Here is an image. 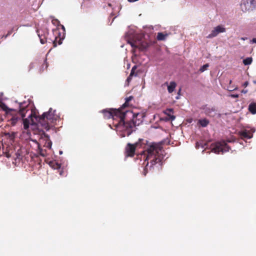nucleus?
<instances>
[{
	"label": "nucleus",
	"mask_w": 256,
	"mask_h": 256,
	"mask_svg": "<svg viewBox=\"0 0 256 256\" xmlns=\"http://www.w3.org/2000/svg\"><path fill=\"white\" fill-rule=\"evenodd\" d=\"M106 118H112L114 120L118 119V122L116 124V126H122L127 132L128 136L132 132V128L138 125L135 120L138 116L142 118V114L139 113L134 114L131 110L122 111L118 109H105L102 110Z\"/></svg>",
	"instance_id": "1"
},
{
	"label": "nucleus",
	"mask_w": 256,
	"mask_h": 256,
	"mask_svg": "<svg viewBox=\"0 0 256 256\" xmlns=\"http://www.w3.org/2000/svg\"><path fill=\"white\" fill-rule=\"evenodd\" d=\"M162 152V146L160 144L152 143L148 144L144 152V158L146 156L144 160H150V167L157 164L161 166L164 158Z\"/></svg>",
	"instance_id": "2"
},
{
	"label": "nucleus",
	"mask_w": 256,
	"mask_h": 256,
	"mask_svg": "<svg viewBox=\"0 0 256 256\" xmlns=\"http://www.w3.org/2000/svg\"><path fill=\"white\" fill-rule=\"evenodd\" d=\"M34 116L40 122L42 126L46 130H48L51 127L54 126L56 122L60 119V116L56 113V110L50 108L48 112H44L42 115L37 117L35 114L31 112L28 118Z\"/></svg>",
	"instance_id": "3"
},
{
	"label": "nucleus",
	"mask_w": 256,
	"mask_h": 256,
	"mask_svg": "<svg viewBox=\"0 0 256 256\" xmlns=\"http://www.w3.org/2000/svg\"><path fill=\"white\" fill-rule=\"evenodd\" d=\"M212 151L216 154H220L222 152V154L228 152L230 148L227 144L223 141L220 142H217L211 145Z\"/></svg>",
	"instance_id": "4"
},
{
	"label": "nucleus",
	"mask_w": 256,
	"mask_h": 256,
	"mask_svg": "<svg viewBox=\"0 0 256 256\" xmlns=\"http://www.w3.org/2000/svg\"><path fill=\"white\" fill-rule=\"evenodd\" d=\"M142 140L140 139L138 142L134 144L128 143L126 144L124 150L126 157H133L134 156L136 148H140L142 146Z\"/></svg>",
	"instance_id": "5"
},
{
	"label": "nucleus",
	"mask_w": 256,
	"mask_h": 256,
	"mask_svg": "<svg viewBox=\"0 0 256 256\" xmlns=\"http://www.w3.org/2000/svg\"><path fill=\"white\" fill-rule=\"evenodd\" d=\"M27 112V106H23L22 103H20L19 106L18 114L22 118L24 128L25 130L28 128L30 125V121L28 119L24 118Z\"/></svg>",
	"instance_id": "6"
},
{
	"label": "nucleus",
	"mask_w": 256,
	"mask_h": 256,
	"mask_svg": "<svg viewBox=\"0 0 256 256\" xmlns=\"http://www.w3.org/2000/svg\"><path fill=\"white\" fill-rule=\"evenodd\" d=\"M241 8L243 12L252 10L256 7L255 0H244L241 3Z\"/></svg>",
	"instance_id": "7"
},
{
	"label": "nucleus",
	"mask_w": 256,
	"mask_h": 256,
	"mask_svg": "<svg viewBox=\"0 0 256 256\" xmlns=\"http://www.w3.org/2000/svg\"><path fill=\"white\" fill-rule=\"evenodd\" d=\"M6 156L7 158H9L10 157H12L16 161L20 160L22 158V150L20 148H18V149L14 152L12 150H9L8 152L6 153Z\"/></svg>",
	"instance_id": "8"
},
{
	"label": "nucleus",
	"mask_w": 256,
	"mask_h": 256,
	"mask_svg": "<svg viewBox=\"0 0 256 256\" xmlns=\"http://www.w3.org/2000/svg\"><path fill=\"white\" fill-rule=\"evenodd\" d=\"M128 43L130 44L132 47L134 48H138L140 50H144L148 46L147 42L143 40H138L134 42H128Z\"/></svg>",
	"instance_id": "9"
},
{
	"label": "nucleus",
	"mask_w": 256,
	"mask_h": 256,
	"mask_svg": "<svg viewBox=\"0 0 256 256\" xmlns=\"http://www.w3.org/2000/svg\"><path fill=\"white\" fill-rule=\"evenodd\" d=\"M40 142L43 144L44 147L50 148L52 145V142L50 140V136L45 132H43L40 139Z\"/></svg>",
	"instance_id": "10"
},
{
	"label": "nucleus",
	"mask_w": 256,
	"mask_h": 256,
	"mask_svg": "<svg viewBox=\"0 0 256 256\" xmlns=\"http://www.w3.org/2000/svg\"><path fill=\"white\" fill-rule=\"evenodd\" d=\"M54 32L56 36V38L53 42V45L54 47H56L58 44L60 45L62 44V41L64 39V34H62L58 30H54Z\"/></svg>",
	"instance_id": "11"
},
{
	"label": "nucleus",
	"mask_w": 256,
	"mask_h": 256,
	"mask_svg": "<svg viewBox=\"0 0 256 256\" xmlns=\"http://www.w3.org/2000/svg\"><path fill=\"white\" fill-rule=\"evenodd\" d=\"M226 29L221 26H218L216 27L212 32L207 36V38H211L216 36L218 34L225 32Z\"/></svg>",
	"instance_id": "12"
},
{
	"label": "nucleus",
	"mask_w": 256,
	"mask_h": 256,
	"mask_svg": "<svg viewBox=\"0 0 256 256\" xmlns=\"http://www.w3.org/2000/svg\"><path fill=\"white\" fill-rule=\"evenodd\" d=\"M37 33L40 39L41 44H45L46 42L47 36L48 34V30H37Z\"/></svg>",
	"instance_id": "13"
},
{
	"label": "nucleus",
	"mask_w": 256,
	"mask_h": 256,
	"mask_svg": "<svg viewBox=\"0 0 256 256\" xmlns=\"http://www.w3.org/2000/svg\"><path fill=\"white\" fill-rule=\"evenodd\" d=\"M203 110L204 114L210 116L214 117L216 114V110L214 107L204 106L203 108Z\"/></svg>",
	"instance_id": "14"
},
{
	"label": "nucleus",
	"mask_w": 256,
	"mask_h": 256,
	"mask_svg": "<svg viewBox=\"0 0 256 256\" xmlns=\"http://www.w3.org/2000/svg\"><path fill=\"white\" fill-rule=\"evenodd\" d=\"M239 134L242 139H250L252 136V133L250 130H246L240 132Z\"/></svg>",
	"instance_id": "15"
},
{
	"label": "nucleus",
	"mask_w": 256,
	"mask_h": 256,
	"mask_svg": "<svg viewBox=\"0 0 256 256\" xmlns=\"http://www.w3.org/2000/svg\"><path fill=\"white\" fill-rule=\"evenodd\" d=\"M21 116L18 114V112L16 115L12 116L10 120V122L12 126H14L18 120H21Z\"/></svg>",
	"instance_id": "16"
},
{
	"label": "nucleus",
	"mask_w": 256,
	"mask_h": 256,
	"mask_svg": "<svg viewBox=\"0 0 256 256\" xmlns=\"http://www.w3.org/2000/svg\"><path fill=\"white\" fill-rule=\"evenodd\" d=\"M248 110L252 114H256V101L252 102L250 104L248 108Z\"/></svg>",
	"instance_id": "17"
},
{
	"label": "nucleus",
	"mask_w": 256,
	"mask_h": 256,
	"mask_svg": "<svg viewBox=\"0 0 256 256\" xmlns=\"http://www.w3.org/2000/svg\"><path fill=\"white\" fill-rule=\"evenodd\" d=\"M133 98L134 97L132 96H130L126 98L124 104H123L122 106L120 108V109L122 110V111H126V110H124V108L129 106V102L132 100Z\"/></svg>",
	"instance_id": "18"
},
{
	"label": "nucleus",
	"mask_w": 256,
	"mask_h": 256,
	"mask_svg": "<svg viewBox=\"0 0 256 256\" xmlns=\"http://www.w3.org/2000/svg\"><path fill=\"white\" fill-rule=\"evenodd\" d=\"M176 86V83L174 82H171L170 84L168 86V90L169 93L172 92Z\"/></svg>",
	"instance_id": "19"
},
{
	"label": "nucleus",
	"mask_w": 256,
	"mask_h": 256,
	"mask_svg": "<svg viewBox=\"0 0 256 256\" xmlns=\"http://www.w3.org/2000/svg\"><path fill=\"white\" fill-rule=\"evenodd\" d=\"M198 123L200 124L202 126L206 127L209 124V121L206 118H204L200 120Z\"/></svg>",
	"instance_id": "20"
},
{
	"label": "nucleus",
	"mask_w": 256,
	"mask_h": 256,
	"mask_svg": "<svg viewBox=\"0 0 256 256\" xmlns=\"http://www.w3.org/2000/svg\"><path fill=\"white\" fill-rule=\"evenodd\" d=\"M167 36V34H164L162 32H158L156 38L158 40H164Z\"/></svg>",
	"instance_id": "21"
},
{
	"label": "nucleus",
	"mask_w": 256,
	"mask_h": 256,
	"mask_svg": "<svg viewBox=\"0 0 256 256\" xmlns=\"http://www.w3.org/2000/svg\"><path fill=\"white\" fill-rule=\"evenodd\" d=\"M38 154L44 157L46 156V151L45 150H43L40 146L38 144Z\"/></svg>",
	"instance_id": "22"
},
{
	"label": "nucleus",
	"mask_w": 256,
	"mask_h": 256,
	"mask_svg": "<svg viewBox=\"0 0 256 256\" xmlns=\"http://www.w3.org/2000/svg\"><path fill=\"white\" fill-rule=\"evenodd\" d=\"M252 62V58L251 57L247 58L243 60V63L245 66L250 64Z\"/></svg>",
	"instance_id": "23"
},
{
	"label": "nucleus",
	"mask_w": 256,
	"mask_h": 256,
	"mask_svg": "<svg viewBox=\"0 0 256 256\" xmlns=\"http://www.w3.org/2000/svg\"><path fill=\"white\" fill-rule=\"evenodd\" d=\"M2 108L6 112V114H11L12 112L14 111V110L8 108L5 104H4Z\"/></svg>",
	"instance_id": "24"
},
{
	"label": "nucleus",
	"mask_w": 256,
	"mask_h": 256,
	"mask_svg": "<svg viewBox=\"0 0 256 256\" xmlns=\"http://www.w3.org/2000/svg\"><path fill=\"white\" fill-rule=\"evenodd\" d=\"M208 66H209L208 64H204L200 68V70L201 72H204V70H206L207 69V68L208 67Z\"/></svg>",
	"instance_id": "25"
},
{
	"label": "nucleus",
	"mask_w": 256,
	"mask_h": 256,
	"mask_svg": "<svg viewBox=\"0 0 256 256\" xmlns=\"http://www.w3.org/2000/svg\"><path fill=\"white\" fill-rule=\"evenodd\" d=\"M136 68V66H133L131 70V72H130V76H133L134 75V73H135V70ZM136 74H135V76H136Z\"/></svg>",
	"instance_id": "26"
},
{
	"label": "nucleus",
	"mask_w": 256,
	"mask_h": 256,
	"mask_svg": "<svg viewBox=\"0 0 256 256\" xmlns=\"http://www.w3.org/2000/svg\"><path fill=\"white\" fill-rule=\"evenodd\" d=\"M48 66V64H47V62H46V60H44V62L42 64V70H44L45 69H46Z\"/></svg>",
	"instance_id": "27"
},
{
	"label": "nucleus",
	"mask_w": 256,
	"mask_h": 256,
	"mask_svg": "<svg viewBox=\"0 0 256 256\" xmlns=\"http://www.w3.org/2000/svg\"><path fill=\"white\" fill-rule=\"evenodd\" d=\"M200 147L204 148L202 144L199 142H196V149H198Z\"/></svg>",
	"instance_id": "28"
},
{
	"label": "nucleus",
	"mask_w": 256,
	"mask_h": 256,
	"mask_svg": "<svg viewBox=\"0 0 256 256\" xmlns=\"http://www.w3.org/2000/svg\"><path fill=\"white\" fill-rule=\"evenodd\" d=\"M230 96L232 98H238L239 97V95L238 94H231L230 95Z\"/></svg>",
	"instance_id": "29"
},
{
	"label": "nucleus",
	"mask_w": 256,
	"mask_h": 256,
	"mask_svg": "<svg viewBox=\"0 0 256 256\" xmlns=\"http://www.w3.org/2000/svg\"><path fill=\"white\" fill-rule=\"evenodd\" d=\"M54 168L55 169H60V164L58 163L56 164L55 166H54Z\"/></svg>",
	"instance_id": "30"
},
{
	"label": "nucleus",
	"mask_w": 256,
	"mask_h": 256,
	"mask_svg": "<svg viewBox=\"0 0 256 256\" xmlns=\"http://www.w3.org/2000/svg\"><path fill=\"white\" fill-rule=\"evenodd\" d=\"M14 30V28H12L10 30H9L6 35V37H7L8 36L11 34Z\"/></svg>",
	"instance_id": "31"
},
{
	"label": "nucleus",
	"mask_w": 256,
	"mask_h": 256,
	"mask_svg": "<svg viewBox=\"0 0 256 256\" xmlns=\"http://www.w3.org/2000/svg\"><path fill=\"white\" fill-rule=\"evenodd\" d=\"M248 81H246L243 84V86L246 88L248 86Z\"/></svg>",
	"instance_id": "32"
},
{
	"label": "nucleus",
	"mask_w": 256,
	"mask_h": 256,
	"mask_svg": "<svg viewBox=\"0 0 256 256\" xmlns=\"http://www.w3.org/2000/svg\"><path fill=\"white\" fill-rule=\"evenodd\" d=\"M147 168H145L144 170V172H143V174L145 176H146V173H147V170H146Z\"/></svg>",
	"instance_id": "33"
},
{
	"label": "nucleus",
	"mask_w": 256,
	"mask_h": 256,
	"mask_svg": "<svg viewBox=\"0 0 256 256\" xmlns=\"http://www.w3.org/2000/svg\"><path fill=\"white\" fill-rule=\"evenodd\" d=\"M132 76H130L129 75V76H128V78H127V80H126L129 82L131 80H132Z\"/></svg>",
	"instance_id": "34"
},
{
	"label": "nucleus",
	"mask_w": 256,
	"mask_h": 256,
	"mask_svg": "<svg viewBox=\"0 0 256 256\" xmlns=\"http://www.w3.org/2000/svg\"><path fill=\"white\" fill-rule=\"evenodd\" d=\"M168 116H170V119L171 120H174V118H175V116H170V115H168Z\"/></svg>",
	"instance_id": "35"
},
{
	"label": "nucleus",
	"mask_w": 256,
	"mask_h": 256,
	"mask_svg": "<svg viewBox=\"0 0 256 256\" xmlns=\"http://www.w3.org/2000/svg\"><path fill=\"white\" fill-rule=\"evenodd\" d=\"M56 22H59L57 20H52V22L54 24L56 23Z\"/></svg>",
	"instance_id": "36"
},
{
	"label": "nucleus",
	"mask_w": 256,
	"mask_h": 256,
	"mask_svg": "<svg viewBox=\"0 0 256 256\" xmlns=\"http://www.w3.org/2000/svg\"><path fill=\"white\" fill-rule=\"evenodd\" d=\"M128 0L129 2H134L138 1V0Z\"/></svg>",
	"instance_id": "37"
},
{
	"label": "nucleus",
	"mask_w": 256,
	"mask_h": 256,
	"mask_svg": "<svg viewBox=\"0 0 256 256\" xmlns=\"http://www.w3.org/2000/svg\"><path fill=\"white\" fill-rule=\"evenodd\" d=\"M252 42H254V43H256V38H254L252 40Z\"/></svg>",
	"instance_id": "38"
},
{
	"label": "nucleus",
	"mask_w": 256,
	"mask_h": 256,
	"mask_svg": "<svg viewBox=\"0 0 256 256\" xmlns=\"http://www.w3.org/2000/svg\"><path fill=\"white\" fill-rule=\"evenodd\" d=\"M242 92L246 94V93L247 92V90H242Z\"/></svg>",
	"instance_id": "39"
},
{
	"label": "nucleus",
	"mask_w": 256,
	"mask_h": 256,
	"mask_svg": "<svg viewBox=\"0 0 256 256\" xmlns=\"http://www.w3.org/2000/svg\"><path fill=\"white\" fill-rule=\"evenodd\" d=\"M148 162L146 163V166H148Z\"/></svg>",
	"instance_id": "40"
},
{
	"label": "nucleus",
	"mask_w": 256,
	"mask_h": 256,
	"mask_svg": "<svg viewBox=\"0 0 256 256\" xmlns=\"http://www.w3.org/2000/svg\"><path fill=\"white\" fill-rule=\"evenodd\" d=\"M62 28L64 30V26H62Z\"/></svg>",
	"instance_id": "41"
},
{
	"label": "nucleus",
	"mask_w": 256,
	"mask_h": 256,
	"mask_svg": "<svg viewBox=\"0 0 256 256\" xmlns=\"http://www.w3.org/2000/svg\"><path fill=\"white\" fill-rule=\"evenodd\" d=\"M60 174L62 175V172H60Z\"/></svg>",
	"instance_id": "42"
}]
</instances>
